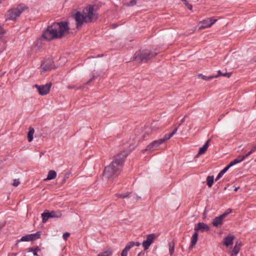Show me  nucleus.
<instances>
[{
	"label": "nucleus",
	"mask_w": 256,
	"mask_h": 256,
	"mask_svg": "<svg viewBox=\"0 0 256 256\" xmlns=\"http://www.w3.org/2000/svg\"><path fill=\"white\" fill-rule=\"evenodd\" d=\"M128 155L127 151L124 150L115 156L111 163L105 168L103 176L108 179L114 178L118 176L122 170Z\"/></svg>",
	"instance_id": "obj_1"
},
{
	"label": "nucleus",
	"mask_w": 256,
	"mask_h": 256,
	"mask_svg": "<svg viewBox=\"0 0 256 256\" xmlns=\"http://www.w3.org/2000/svg\"><path fill=\"white\" fill-rule=\"evenodd\" d=\"M95 5L88 4L83 8L82 12L77 11L72 15L76 22V28H80L84 24L93 22L96 20L98 15Z\"/></svg>",
	"instance_id": "obj_2"
},
{
	"label": "nucleus",
	"mask_w": 256,
	"mask_h": 256,
	"mask_svg": "<svg viewBox=\"0 0 256 256\" xmlns=\"http://www.w3.org/2000/svg\"><path fill=\"white\" fill-rule=\"evenodd\" d=\"M68 22L62 21L54 22L44 32L42 37L46 40H50L56 38H60L66 34H69Z\"/></svg>",
	"instance_id": "obj_3"
},
{
	"label": "nucleus",
	"mask_w": 256,
	"mask_h": 256,
	"mask_svg": "<svg viewBox=\"0 0 256 256\" xmlns=\"http://www.w3.org/2000/svg\"><path fill=\"white\" fill-rule=\"evenodd\" d=\"M158 54V52L150 50H140L134 55L132 60H136L139 63L146 62Z\"/></svg>",
	"instance_id": "obj_4"
},
{
	"label": "nucleus",
	"mask_w": 256,
	"mask_h": 256,
	"mask_svg": "<svg viewBox=\"0 0 256 256\" xmlns=\"http://www.w3.org/2000/svg\"><path fill=\"white\" fill-rule=\"evenodd\" d=\"M28 8L24 4H18L16 8L8 10L5 14L6 20H16L25 9Z\"/></svg>",
	"instance_id": "obj_5"
},
{
	"label": "nucleus",
	"mask_w": 256,
	"mask_h": 256,
	"mask_svg": "<svg viewBox=\"0 0 256 256\" xmlns=\"http://www.w3.org/2000/svg\"><path fill=\"white\" fill-rule=\"evenodd\" d=\"M62 214L60 212H58L54 210L50 212L49 210H46L42 214V222L44 223H46L49 218H60Z\"/></svg>",
	"instance_id": "obj_6"
},
{
	"label": "nucleus",
	"mask_w": 256,
	"mask_h": 256,
	"mask_svg": "<svg viewBox=\"0 0 256 256\" xmlns=\"http://www.w3.org/2000/svg\"><path fill=\"white\" fill-rule=\"evenodd\" d=\"M52 86V83L49 82L44 85H38L36 84L34 85V87L37 88L39 94L45 96L49 93Z\"/></svg>",
	"instance_id": "obj_7"
},
{
	"label": "nucleus",
	"mask_w": 256,
	"mask_h": 256,
	"mask_svg": "<svg viewBox=\"0 0 256 256\" xmlns=\"http://www.w3.org/2000/svg\"><path fill=\"white\" fill-rule=\"evenodd\" d=\"M40 67L44 71H47L54 68L55 66L52 60L48 58L41 64Z\"/></svg>",
	"instance_id": "obj_8"
},
{
	"label": "nucleus",
	"mask_w": 256,
	"mask_h": 256,
	"mask_svg": "<svg viewBox=\"0 0 256 256\" xmlns=\"http://www.w3.org/2000/svg\"><path fill=\"white\" fill-rule=\"evenodd\" d=\"M156 238V235L154 234H151L147 235L146 239L144 240L142 243V246L144 250L148 249Z\"/></svg>",
	"instance_id": "obj_9"
},
{
	"label": "nucleus",
	"mask_w": 256,
	"mask_h": 256,
	"mask_svg": "<svg viewBox=\"0 0 256 256\" xmlns=\"http://www.w3.org/2000/svg\"><path fill=\"white\" fill-rule=\"evenodd\" d=\"M217 20L214 19L213 18H208L200 22L201 24L199 28L200 30H202L207 28L210 27Z\"/></svg>",
	"instance_id": "obj_10"
},
{
	"label": "nucleus",
	"mask_w": 256,
	"mask_h": 256,
	"mask_svg": "<svg viewBox=\"0 0 256 256\" xmlns=\"http://www.w3.org/2000/svg\"><path fill=\"white\" fill-rule=\"evenodd\" d=\"M162 144V142L160 139L158 140H154L147 146L146 148L144 150V152L147 150L154 151L156 150V148Z\"/></svg>",
	"instance_id": "obj_11"
},
{
	"label": "nucleus",
	"mask_w": 256,
	"mask_h": 256,
	"mask_svg": "<svg viewBox=\"0 0 256 256\" xmlns=\"http://www.w3.org/2000/svg\"><path fill=\"white\" fill-rule=\"evenodd\" d=\"M196 231L201 230L202 232H208L210 230V227L204 222H198L197 227L194 228Z\"/></svg>",
	"instance_id": "obj_12"
},
{
	"label": "nucleus",
	"mask_w": 256,
	"mask_h": 256,
	"mask_svg": "<svg viewBox=\"0 0 256 256\" xmlns=\"http://www.w3.org/2000/svg\"><path fill=\"white\" fill-rule=\"evenodd\" d=\"M224 218L221 215L216 216L213 220L212 224L214 226L220 227L222 224Z\"/></svg>",
	"instance_id": "obj_13"
},
{
	"label": "nucleus",
	"mask_w": 256,
	"mask_h": 256,
	"mask_svg": "<svg viewBox=\"0 0 256 256\" xmlns=\"http://www.w3.org/2000/svg\"><path fill=\"white\" fill-rule=\"evenodd\" d=\"M210 142V140H208L204 144L202 147L200 148L199 151L196 156V158H198L200 156L206 152V150L209 146Z\"/></svg>",
	"instance_id": "obj_14"
},
{
	"label": "nucleus",
	"mask_w": 256,
	"mask_h": 256,
	"mask_svg": "<svg viewBox=\"0 0 256 256\" xmlns=\"http://www.w3.org/2000/svg\"><path fill=\"white\" fill-rule=\"evenodd\" d=\"M234 238V236H228L224 239V244L227 247L229 246H232L233 244Z\"/></svg>",
	"instance_id": "obj_15"
},
{
	"label": "nucleus",
	"mask_w": 256,
	"mask_h": 256,
	"mask_svg": "<svg viewBox=\"0 0 256 256\" xmlns=\"http://www.w3.org/2000/svg\"><path fill=\"white\" fill-rule=\"evenodd\" d=\"M244 160V157L242 156H238L236 158L230 162L228 164V166L230 168L234 165L237 164L243 161Z\"/></svg>",
	"instance_id": "obj_16"
},
{
	"label": "nucleus",
	"mask_w": 256,
	"mask_h": 256,
	"mask_svg": "<svg viewBox=\"0 0 256 256\" xmlns=\"http://www.w3.org/2000/svg\"><path fill=\"white\" fill-rule=\"evenodd\" d=\"M240 246H241L240 243L237 242L234 248V249L232 251L230 256H234L236 255L238 253V252L240 250Z\"/></svg>",
	"instance_id": "obj_17"
},
{
	"label": "nucleus",
	"mask_w": 256,
	"mask_h": 256,
	"mask_svg": "<svg viewBox=\"0 0 256 256\" xmlns=\"http://www.w3.org/2000/svg\"><path fill=\"white\" fill-rule=\"evenodd\" d=\"M56 172L54 170H50L48 172L47 178L44 179V180H52L56 178Z\"/></svg>",
	"instance_id": "obj_18"
},
{
	"label": "nucleus",
	"mask_w": 256,
	"mask_h": 256,
	"mask_svg": "<svg viewBox=\"0 0 256 256\" xmlns=\"http://www.w3.org/2000/svg\"><path fill=\"white\" fill-rule=\"evenodd\" d=\"M198 234L196 232H195L192 237L191 240V244L190 246V248H192L196 243L198 241Z\"/></svg>",
	"instance_id": "obj_19"
},
{
	"label": "nucleus",
	"mask_w": 256,
	"mask_h": 256,
	"mask_svg": "<svg viewBox=\"0 0 256 256\" xmlns=\"http://www.w3.org/2000/svg\"><path fill=\"white\" fill-rule=\"evenodd\" d=\"M34 132V130L32 127H30L28 128V139L29 142H30L33 140V134Z\"/></svg>",
	"instance_id": "obj_20"
},
{
	"label": "nucleus",
	"mask_w": 256,
	"mask_h": 256,
	"mask_svg": "<svg viewBox=\"0 0 256 256\" xmlns=\"http://www.w3.org/2000/svg\"><path fill=\"white\" fill-rule=\"evenodd\" d=\"M40 232H37L36 233L30 234L29 236L30 241H32L40 238Z\"/></svg>",
	"instance_id": "obj_21"
},
{
	"label": "nucleus",
	"mask_w": 256,
	"mask_h": 256,
	"mask_svg": "<svg viewBox=\"0 0 256 256\" xmlns=\"http://www.w3.org/2000/svg\"><path fill=\"white\" fill-rule=\"evenodd\" d=\"M230 166L227 165L223 170H222L218 174L215 180H218L222 176L225 172L230 168Z\"/></svg>",
	"instance_id": "obj_22"
},
{
	"label": "nucleus",
	"mask_w": 256,
	"mask_h": 256,
	"mask_svg": "<svg viewBox=\"0 0 256 256\" xmlns=\"http://www.w3.org/2000/svg\"><path fill=\"white\" fill-rule=\"evenodd\" d=\"M214 181V176H208L206 178V182L208 187L210 188L212 186Z\"/></svg>",
	"instance_id": "obj_23"
},
{
	"label": "nucleus",
	"mask_w": 256,
	"mask_h": 256,
	"mask_svg": "<svg viewBox=\"0 0 256 256\" xmlns=\"http://www.w3.org/2000/svg\"><path fill=\"white\" fill-rule=\"evenodd\" d=\"M112 254V250L110 248H108L106 250L100 253L98 256H110Z\"/></svg>",
	"instance_id": "obj_24"
},
{
	"label": "nucleus",
	"mask_w": 256,
	"mask_h": 256,
	"mask_svg": "<svg viewBox=\"0 0 256 256\" xmlns=\"http://www.w3.org/2000/svg\"><path fill=\"white\" fill-rule=\"evenodd\" d=\"M30 241L29 234L26 235L22 237L20 240H17L16 244L21 242H29Z\"/></svg>",
	"instance_id": "obj_25"
},
{
	"label": "nucleus",
	"mask_w": 256,
	"mask_h": 256,
	"mask_svg": "<svg viewBox=\"0 0 256 256\" xmlns=\"http://www.w3.org/2000/svg\"><path fill=\"white\" fill-rule=\"evenodd\" d=\"M130 249V248L129 246L126 244L124 248L122 250L121 253V256H127L128 251Z\"/></svg>",
	"instance_id": "obj_26"
},
{
	"label": "nucleus",
	"mask_w": 256,
	"mask_h": 256,
	"mask_svg": "<svg viewBox=\"0 0 256 256\" xmlns=\"http://www.w3.org/2000/svg\"><path fill=\"white\" fill-rule=\"evenodd\" d=\"M174 250V243L171 242L169 244V252L170 256L172 255Z\"/></svg>",
	"instance_id": "obj_27"
},
{
	"label": "nucleus",
	"mask_w": 256,
	"mask_h": 256,
	"mask_svg": "<svg viewBox=\"0 0 256 256\" xmlns=\"http://www.w3.org/2000/svg\"><path fill=\"white\" fill-rule=\"evenodd\" d=\"M198 77L202 79L206 80H212L213 78H214V76H206L202 74H200L198 75Z\"/></svg>",
	"instance_id": "obj_28"
},
{
	"label": "nucleus",
	"mask_w": 256,
	"mask_h": 256,
	"mask_svg": "<svg viewBox=\"0 0 256 256\" xmlns=\"http://www.w3.org/2000/svg\"><path fill=\"white\" fill-rule=\"evenodd\" d=\"M29 252H33V254L34 256H38V252L40 250V249L39 248L38 246H36V248H29Z\"/></svg>",
	"instance_id": "obj_29"
},
{
	"label": "nucleus",
	"mask_w": 256,
	"mask_h": 256,
	"mask_svg": "<svg viewBox=\"0 0 256 256\" xmlns=\"http://www.w3.org/2000/svg\"><path fill=\"white\" fill-rule=\"evenodd\" d=\"M128 244L130 248L133 247L134 246H139L140 245V242H130L128 243Z\"/></svg>",
	"instance_id": "obj_30"
},
{
	"label": "nucleus",
	"mask_w": 256,
	"mask_h": 256,
	"mask_svg": "<svg viewBox=\"0 0 256 256\" xmlns=\"http://www.w3.org/2000/svg\"><path fill=\"white\" fill-rule=\"evenodd\" d=\"M131 194V192H125L124 194H116V196L118 198H126L128 196Z\"/></svg>",
	"instance_id": "obj_31"
},
{
	"label": "nucleus",
	"mask_w": 256,
	"mask_h": 256,
	"mask_svg": "<svg viewBox=\"0 0 256 256\" xmlns=\"http://www.w3.org/2000/svg\"><path fill=\"white\" fill-rule=\"evenodd\" d=\"M182 1L190 10H192V6L191 4L188 3L187 0H182Z\"/></svg>",
	"instance_id": "obj_32"
},
{
	"label": "nucleus",
	"mask_w": 256,
	"mask_h": 256,
	"mask_svg": "<svg viewBox=\"0 0 256 256\" xmlns=\"http://www.w3.org/2000/svg\"><path fill=\"white\" fill-rule=\"evenodd\" d=\"M169 136H170V134H165L163 138L160 139V140L161 142H162V144L163 142H165L166 141L168 140H169L170 138H169Z\"/></svg>",
	"instance_id": "obj_33"
},
{
	"label": "nucleus",
	"mask_w": 256,
	"mask_h": 256,
	"mask_svg": "<svg viewBox=\"0 0 256 256\" xmlns=\"http://www.w3.org/2000/svg\"><path fill=\"white\" fill-rule=\"evenodd\" d=\"M136 4V0H131L129 2L126 4L128 6H134Z\"/></svg>",
	"instance_id": "obj_34"
},
{
	"label": "nucleus",
	"mask_w": 256,
	"mask_h": 256,
	"mask_svg": "<svg viewBox=\"0 0 256 256\" xmlns=\"http://www.w3.org/2000/svg\"><path fill=\"white\" fill-rule=\"evenodd\" d=\"M231 212V209H228L223 214H221V216L223 217V218H224L227 215H228Z\"/></svg>",
	"instance_id": "obj_35"
},
{
	"label": "nucleus",
	"mask_w": 256,
	"mask_h": 256,
	"mask_svg": "<svg viewBox=\"0 0 256 256\" xmlns=\"http://www.w3.org/2000/svg\"><path fill=\"white\" fill-rule=\"evenodd\" d=\"M20 184V182L18 179H14L12 184L14 186H17Z\"/></svg>",
	"instance_id": "obj_36"
},
{
	"label": "nucleus",
	"mask_w": 256,
	"mask_h": 256,
	"mask_svg": "<svg viewBox=\"0 0 256 256\" xmlns=\"http://www.w3.org/2000/svg\"><path fill=\"white\" fill-rule=\"evenodd\" d=\"M70 236V234L69 232H66L63 234L62 237L63 238L66 240H67L68 237H69Z\"/></svg>",
	"instance_id": "obj_37"
},
{
	"label": "nucleus",
	"mask_w": 256,
	"mask_h": 256,
	"mask_svg": "<svg viewBox=\"0 0 256 256\" xmlns=\"http://www.w3.org/2000/svg\"><path fill=\"white\" fill-rule=\"evenodd\" d=\"M178 127L176 128L172 132L170 133L169 138H172L177 132Z\"/></svg>",
	"instance_id": "obj_38"
},
{
	"label": "nucleus",
	"mask_w": 256,
	"mask_h": 256,
	"mask_svg": "<svg viewBox=\"0 0 256 256\" xmlns=\"http://www.w3.org/2000/svg\"><path fill=\"white\" fill-rule=\"evenodd\" d=\"M69 177V174H66L64 176V178L62 180V183H64L65 182L66 180V179H68Z\"/></svg>",
	"instance_id": "obj_39"
},
{
	"label": "nucleus",
	"mask_w": 256,
	"mask_h": 256,
	"mask_svg": "<svg viewBox=\"0 0 256 256\" xmlns=\"http://www.w3.org/2000/svg\"><path fill=\"white\" fill-rule=\"evenodd\" d=\"M252 153H253V152L250 150L246 155L242 156H244V159H245L246 158H247L248 156H250Z\"/></svg>",
	"instance_id": "obj_40"
},
{
	"label": "nucleus",
	"mask_w": 256,
	"mask_h": 256,
	"mask_svg": "<svg viewBox=\"0 0 256 256\" xmlns=\"http://www.w3.org/2000/svg\"><path fill=\"white\" fill-rule=\"evenodd\" d=\"M218 74L217 75L214 76V78H216V77H218V76H223V73H222L220 70H218Z\"/></svg>",
	"instance_id": "obj_41"
},
{
	"label": "nucleus",
	"mask_w": 256,
	"mask_h": 256,
	"mask_svg": "<svg viewBox=\"0 0 256 256\" xmlns=\"http://www.w3.org/2000/svg\"><path fill=\"white\" fill-rule=\"evenodd\" d=\"M232 74V72H226V73H223V76H227L228 78H229Z\"/></svg>",
	"instance_id": "obj_42"
},
{
	"label": "nucleus",
	"mask_w": 256,
	"mask_h": 256,
	"mask_svg": "<svg viewBox=\"0 0 256 256\" xmlns=\"http://www.w3.org/2000/svg\"><path fill=\"white\" fill-rule=\"evenodd\" d=\"M4 33V30L3 29V28L0 27V36H2Z\"/></svg>",
	"instance_id": "obj_43"
},
{
	"label": "nucleus",
	"mask_w": 256,
	"mask_h": 256,
	"mask_svg": "<svg viewBox=\"0 0 256 256\" xmlns=\"http://www.w3.org/2000/svg\"><path fill=\"white\" fill-rule=\"evenodd\" d=\"M250 150H252L253 152H256V145H254V146L252 148H251Z\"/></svg>",
	"instance_id": "obj_44"
},
{
	"label": "nucleus",
	"mask_w": 256,
	"mask_h": 256,
	"mask_svg": "<svg viewBox=\"0 0 256 256\" xmlns=\"http://www.w3.org/2000/svg\"><path fill=\"white\" fill-rule=\"evenodd\" d=\"M144 252H140L138 254V256H144Z\"/></svg>",
	"instance_id": "obj_45"
},
{
	"label": "nucleus",
	"mask_w": 256,
	"mask_h": 256,
	"mask_svg": "<svg viewBox=\"0 0 256 256\" xmlns=\"http://www.w3.org/2000/svg\"><path fill=\"white\" fill-rule=\"evenodd\" d=\"M94 78V76L92 78H90L87 82V83H90L92 82V80Z\"/></svg>",
	"instance_id": "obj_46"
},
{
	"label": "nucleus",
	"mask_w": 256,
	"mask_h": 256,
	"mask_svg": "<svg viewBox=\"0 0 256 256\" xmlns=\"http://www.w3.org/2000/svg\"><path fill=\"white\" fill-rule=\"evenodd\" d=\"M185 117L184 116L182 120H181V122L178 124V126H180V125H181V124L184 121V120H185Z\"/></svg>",
	"instance_id": "obj_47"
},
{
	"label": "nucleus",
	"mask_w": 256,
	"mask_h": 256,
	"mask_svg": "<svg viewBox=\"0 0 256 256\" xmlns=\"http://www.w3.org/2000/svg\"><path fill=\"white\" fill-rule=\"evenodd\" d=\"M254 60L255 62H256V57H254Z\"/></svg>",
	"instance_id": "obj_48"
},
{
	"label": "nucleus",
	"mask_w": 256,
	"mask_h": 256,
	"mask_svg": "<svg viewBox=\"0 0 256 256\" xmlns=\"http://www.w3.org/2000/svg\"><path fill=\"white\" fill-rule=\"evenodd\" d=\"M238 188H236L234 189V191H236V190H238Z\"/></svg>",
	"instance_id": "obj_49"
}]
</instances>
